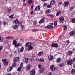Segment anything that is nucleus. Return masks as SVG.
<instances>
[{
  "label": "nucleus",
  "instance_id": "nucleus-5",
  "mask_svg": "<svg viewBox=\"0 0 75 75\" xmlns=\"http://www.w3.org/2000/svg\"><path fill=\"white\" fill-rule=\"evenodd\" d=\"M59 21L61 23H63L64 21H65V20L64 18L63 17H61L59 18Z\"/></svg>",
  "mask_w": 75,
  "mask_h": 75
},
{
  "label": "nucleus",
  "instance_id": "nucleus-60",
  "mask_svg": "<svg viewBox=\"0 0 75 75\" xmlns=\"http://www.w3.org/2000/svg\"><path fill=\"white\" fill-rule=\"evenodd\" d=\"M27 5V4H26V3H23V6H26Z\"/></svg>",
  "mask_w": 75,
  "mask_h": 75
},
{
  "label": "nucleus",
  "instance_id": "nucleus-25",
  "mask_svg": "<svg viewBox=\"0 0 75 75\" xmlns=\"http://www.w3.org/2000/svg\"><path fill=\"white\" fill-rule=\"evenodd\" d=\"M61 61V59L60 58H58L56 59V62H57V63H59V62H60Z\"/></svg>",
  "mask_w": 75,
  "mask_h": 75
},
{
  "label": "nucleus",
  "instance_id": "nucleus-55",
  "mask_svg": "<svg viewBox=\"0 0 75 75\" xmlns=\"http://www.w3.org/2000/svg\"><path fill=\"white\" fill-rule=\"evenodd\" d=\"M47 75H52V73L51 72H49L48 73Z\"/></svg>",
  "mask_w": 75,
  "mask_h": 75
},
{
  "label": "nucleus",
  "instance_id": "nucleus-9",
  "mask_svg": "<svg viewBox=\"0 0 75 75\" xmlns=\"http://www.w3.org/2000/svg\"><path fill=\"white\" fill-rule=\"evenodd\" d=\"M55 66L54 65H52L50 66V69L52 71H54L55 70Z\"/></svg>",
  "mask_w": 75,
  "mask_h": 75
},
{
  "label": "nucleus",
  "instance_id": "nucleus-19",
  "mask_svg": "<svg viewBox=\"0 0 75 75\" xmlns=\"http://www.w3.org/2000/svg\"><path fill=\"white\" fill-rule=\"evenodd\" d=\"M55 3V1L54 0H52L50 2V5H54Z\"/></svg>",
  "mask_w": 75,
  "mask_h": 75
},
{
  "label": "nucleus",
  "instance_id": "nucleus-32",
  "mask_svg": "<svg viewBox=\"0 0 75 75\" xmlns=\"http://www.w3.org/2000/svg\"><path fill=\"white\" fill-rule=\"evenodd\" d=\"M24 48L23 47H22L20 49V51L21 52H23L24 51Z\"/></svg>",
  "mask_w": 75,
  "mask_h": 75
},
{
  "label": "nucleus",
  "instance_id": "nucleus-64",
  "mask_svg": "<svg viewBox=\"0 0 75 75\" xmlns=\"http://www.w3.org/2000/svg\"><path fill=\"white\" fill-rule=\"evenodd\" d=\"M7 75H12L11 73H8L7 74Z\"/></svg>",
  "mask_w": 75,
  "mask_h": 75
},
{
  "label": "nucleus",
  "instance_id": "nucleus-46",
  "mask_svg": "<svg viewBox=\"0 0 75 75\" xmlns=\"http://www.w3.org/2000/svg\"><path fill=\"white\" fill-rule=\"evenodd\" d=\"M47 6V4L45 3H44L43 5V6L45 7H46V6Z\"/></svg>",
  "mask_w": 75,
  "mask_h": 75
},
{
  "label": "nucleus",
  "instance_id": "nucleus-4",
  "mask_svg": "<svg viewBox=\"0 0 75 75\" xmlns=\"http://www.w3.org/2000/svg\"><path fill=\"white\" fill-rule=\"evenodd\" d=\"M58 44L57 43H53L51 45V47L52 48H58Z\"/></svg>",
  "mask_w": 75,
  "mask_h": 75
},
{
  "label": "nucleus",
  "instance_id": "nucleus-41",
  "mask_svg": "<svg viewBox=\"0 0 75 75\" xmlns=\"http://www.w3.org/2000/svg\"><path fill=\"white\" fill-rule=\"evenodd\" d=\"M33 2V0H28V3H32Z\"/></svg>",
  "mask_w": 75,
  "mask_h": 75
},
{
  "label": "nucleus",
  "instance_id": "nucleus-56",
  "mask_svg": "<svg viewBox=\"0 0 75 75\" xmlns=\"http://www.w3.org/2000/svg\"><path fill=\"white\" fill-rule=\"evenodd\" d=\"M72 61L73 62H75V57H74L73 59V60H72Z\"/></svg>",
  "mask_w": 75,
  "mask_h": 75
},
{
  "label": "nucleus",
  "instance_id": "nucleus-62",
  "mask_svg": "<svg viewBox=\"0 0 75 75\" xmlns=\"http://www.w3.org/2000/svg\"><path fill=\"white\" fill-rule=\"evenodd\" d=\"M36 60L37 61H40V60H39V59L38 58L36 59Z\"/></svg>",
  "mask_w": 75,
  "mask_h": 75
},
{
  "label": "nucleus",
  "instance_id": "nucleus-13",
  "mask_svg": "<svg viewBox=\"0 0 75 75\" xmlns=\"http://www.w3.org/2000/svg\"><path fill=\"white\" fill-rule=\"evenodd\" d=\"M40 6V5L37 6L35 9V11H40V10L41 9Z\"/></svg>",
  "mask_w": 75,
  "mask_h": 75
},
{
  "label": "nucleus",
  "instance_id": "nucleus-16",
  "mask_svg": "<svg viewBox=\"0 0 75 75\" xmlns=\"http://www.w3.org/2000/svg\"><path fill=\"white\" fill-rule=\"evenodd\" d=\"M20 59V57H17L15 58H14L13 60V62H17V61Z\"/></svg>",
  "mask_w": 75,
  "mask_h": 75
},
{
  "label": "nucleus",
  "instance_id": "nucleus-27",
  "mask_svg": "<svg viewBox=\"0 0 75 75\" xmlns=\"http://www.w3.org/2000/svg\"><path fill=\"white\" fill-rule=\"evenodd\" d=\"M7 11L8 13H10V11H11V8L10 7V8H7Z\"/></svg>",
  "mask_w": 75,
  "mask_h": 75
},
{
  "label": "nucleus",
  "instance_id": "nucleus-53",
  "mask_svg": "<svg viewBox=\"0 0 75 75\" xmlns=\"http://www.w3.org/2000/svg\"><path fill=\"white\" fill-rule=\"evenodd\" d=\"M3 47V46H0V51H1V50H2Z\"/></svg>",
  "mask_w": 75,
  "mask_h": 75
},
{
  "label": "nucleus",
  "instance_id": "nucleus-38",
  "mask_svg": "<svg viewBox=\"0 0 75 75\" xmlns=\"http://www.w3.org/2000/svg\"><path fill=\"white\" fill-rule=\"evenodd\" d=\"M71 22L72 23H75V18H73L71 20Z\"/></svg>",
  "mask_w": 75,
  "mask_h": 75
},
{
  "label": "nucleus",
  "instance_id": "nucleus-14",
  "mask_svg": "<svg viewBox=\"0 0 75 75\" xmlns=\"http://www.w3.org/2000/svg\"><path fill=\"white\" fill-rule=\"evenodd\" d=\"M30 74L31 75H35V70L34 69H33L31 70V71L30 72Z\"/></svg>",
  "mask_w": 75,
  "mask_h": 75
},
{
  "label": "nucleus",
  "instance_id": "nucleus-23",
  "mask_svg": "<svg viewBox=\"0 0 75 75\" xmlns=\"http://www.w3.org/2000/svg\"><path fill=\"white\" fill-rule=\"evenodd\" d=\"M72 51H69L67 53V55H71L72 54Z\"/></svg>",
  "mask_w": 75,
  "mask_h": 75
},
{
  "label": "nucleus",
  "instance_id": "nucleus-44",
  "mask_svg": "<svg viewBox=\"0 0 75 75\" xmlns=\"http://www.w3.org/2000/svg\"><path fill=\"white\" fill-rule=\"evenodd\" d=\"M18 24L19 25H22V22H19V23Z\"/></svg>",
  "mask_w": 75,
  "mask_h": 75
},
{
  "label": "nucleus",
  "instance_id": "nucleus-47",
  "mask_svg": "<svg viewBox=\"0 0 75 75\" xmlns=\"http://www.w3.org/2000/svg\"><path fill=\"white\" fill-rule=\"evenodd\" d=\"M9 58H12V57H13V54H10L9 55Z\"/></svg>",
  "mask_w": 75,
  "mask_h": 75
},
{
  "label": "nucleus",
  "instance_id": "nucleus-6",
  "mask_svg": "<svg viewBox=\"0 0 75 75\" xmlns=\"http://www.w3.org/2000/svg\"><path fill=\"white\" fill-rule=\"evenodd\" d=\"M2 61L3 63H4V64L5 65H8V62L7 61V59H3Z\"/></svg>",
  "mask_w": 75,
  "mask_h": 75
},
{
  "label": "nucleus",
  "instance_id": "nucleus-26",
  "mask_svg": "<svg viewBox=\"0 0 75 75\" xmlns=\"http://www.w3.org/2000/svg\"><path fill=\"white\" fill-rule=\"evenodd\" d=\"M13 29H17L18 28V25L16 24L13 26Z\"/></svg>",
  "mask_w": 75,
  "mask_h": 75
},
{
  "label": "nucleus",
  "instance_id": "nucleus-17",
  "mask_svg": "<svg viewBox=\"0 0 75 75\" xmlns=\"http://www.w3.org/2000/svg\"><path fill=\"white\" fill-rule=\"evenodd\" d=\"M54 58V56H51V55H50L48 56V59L49 60H52Z\"/></svg>",
  "mask_w": 75,
  "mask_h": 75
},
{
  "label": "nucleus",
  "instance_id": "nucleus-20",
  "mask_svg": "<svg viewBox=\"0 0 75 75\" xmlns=\"http://www.w3.org/2000/svg\"><path fill=\"white\" fill-rule=\"evenodd\" d=\"M31 65L30 64H29L27 66L26 68V69L28 71H29V70L31 69Z\"/></svg>",
  "mask_w": 75,
  "mask_h": 75
},
{
  "label": "nucleus",
  "instance_id": "nucleus-51",
  "mask_svg": "<svg viewBox=\"0 0 75 75\" xmlns=\"http://www.w3.org/2000/svg\"><path fill=\"white\" fill-rule=\"evenodd\" d=\"M74 9V8H73V7H71L70 8V11H72V10H73V9Z\"/></svg>",
  "mask_w": 75,
  "mask_h": 75
},
{
  "label": "nucleus",
  "instance_id": "nucleus-2",
  "mask_svg": "<svg viewBox=\"0 0 75 75\" xmlns=\"http://www.w3.org/2000/svg\"><path fill=\"white\" fill-rule=\"evenodd\" d=\"M17 41L16 40H13V41L12 44L14 45L15 47H18L19 46H20L21 45L19 43H17Z\"/></svg>",
  "mask_w": 75,
  "mask_h": 75
},
{
  "label": "nucleus",
  "instance_id": "nucleus-12",
  "mask_svg": "<svg viewBox=\"0 0 75 75\" xmlns=\"http://www.w3.org/2000/svg\"><path fill=\"white\" fill-rule=\"evenodd\" d=\"M45 18H42L39 21V24H41V23H44V20H45Z\"/></svg>",
  "mask_w": 75,
  "mask_h": 75
},
{
  "label": "nucleus",
  "instance_id": "nucleus-7",
  "mask_svg": "<svg viewBox=\"0 0 75 75\" xmlns=\"http://www.w3.org/2000/svg\"><path fill=\"white\" fill-rule=\"evenodd\" d=\"M12 23L13 24H17L19 23V20L18 19H16L15 20H13Z\"/></svg>",
  "mask_w": 75,
  "mask_h": 75
},
{
  "label": "nucleus",
  "instance_id": "nucleus-36",
  "mask_svg": "<svg viewBox=\"0 0 75 75\" xmlns=\"http://www.w3.org/2000/svg\"><path fill=\"white\" fill-rule=\"evenodd\" d=\"M14 16V14H12L11 15V16H9V18H13Z\"/></svg>",
  "mask_w": 75,
  "mask_h": 75
},
{
  "label": "nucleus",
  "instance_id": "nucleus-31",
  "mask_svg": "<svg viewBox=\"0 0 75 75\" xmlns=\"http://www.w3.org/2000/svg\"><path fill=\"white\" fill-rule=\"evenodd\" d=\"M35 57V56L34 55L32 56V57L30 58V61L31 62H33L34 61V59Z\"/></svg>",
  "mask_w": 75,
  "mask_h": 75
},
{
  "label": "nucleus",
  "instance_id": "nucleus-35",
  "mask_svg": "<svg viewBox=\"0 0 75 75\" xmlns=\"http://www.w3.org/2000/svg\"><path fill=\"white\" fill-rule=\"evenodd\" d=\"M17 62H13V63L12 65L13 67H15L16 66V64Z\"/></svg>",
  "mask_w": 75,
  "mask_h": 75
},
{
  "label": "nucleus",
  "instance_id": "nucleus-61",
  "mask_svg": "<svg viewBox=\"0 0 75 75\" xmlns=\"http://www.w3.org/2000/svg\"><path fill=\"white\" fill-rule=\"evenodd\" d=\"M3 24L4 25H6V24H7V23H6L5 22H3Z\"/></svg>",
  "mask_w": 75,
  "mask_h": 75
},
{
  "label": "nucleus",
  "instance_id": "nucleus-45",
  "mask_svg": "<svg viewBox=\"0 0 75 75\" xmlns=\"http://www.w3.org/2000/svg\"><path fill=\"white\" fill-rule=\"evenodd\" d=\"M63 27H64V30L65 31V30H67V27L65 26H64Z\"/></svg>",
  "mask_w": 75,
  "mask_h": 75
},
{
  "label": "nucleus",
  "instance_id": "nucleus-48",
  "mask_svg": "<svg viewBox=\"0 0 75 75\" xmlns=\"http://www.w3.org/2000/svg\"><path fill=\"white\" fill-rule=\"evenodd\" d=\"M66 42L67 43V45H68V44H69V43H70V42H69V40H67V41H66Z\"/></svg>",
  "mask_w": 75,
  "mask_h": 75
},
{
  "label": "nucleus",
  "instance_id": "nucleus-42",
  "mask_svg": "<svg viewBox=\"0 0 75 75\" xmlns=\"http://www.w3.org/2000/svg\"><path fill=\"white\" fill-rule=\"evenodd\" d=\"M38 29H33L32 30V31L33 32H36V31H38Z\"/></svg>",
  "mask_w": 75,
  "mask_h": 75
},
{
  "label": "nucleus",
  "instance_id": "nucleus-10",
  "mask_svg": "<svg viewBox=\"0 0 75 75\" xmlns=\"http://www.w3.org/2000/svg\"><path fill=\"white\" fill-rule=\"evenodd\" d=\"M13 67L12 66H11L8 67L7 69V71L8 72H9L11 71L12 69H13Z\"/></svg>",
  "mask_w": 75,
  "mask_h": 75
},
{
  "label": "nucleus",
  "instance_id": "nucleus-33",
  "mask_svg": "<svg viewBox=\"0 0 75 75\" xmlns=\"http://www.w3.org/2000/svg\"><path fill=\"white\" fill-rule=\"evenodd\" d=\"M21 69H22V67H19L17 69V71L18 72H20L21 70Z\"/></svg>",
  "mask_w": 75,
  "mask_h": 75
},
{
  "label": "nucleus",
  "instance_id": "nucleus-1",
  "mask_svg": "<svg viewBox=\"0 0 75 75\" xmlns=\"http://www.w3.org/2000/svg\"><path fill=\"white\" fill-rule=\"evenodd\" d=\"M32 44L30 42H28L25 45L26 47H29V49H27L28 51H30L31 50H32L33 48V47L32 46Z\"/></svg>",
  "mask_w": 75,
  "mask_h": 75
},
{
  "label": "nucleus",
  "instance_id": "nucleus-52",
  "mask_svg": "<svg viewBox=\"0 0 75 75\" xmlns=\"http://www.w3.org/2000/svg\"><path fill=\"white\" fill-rule=\"evenodd\" d=\"M23 66V63H21L20 65V67H22Z\"/></svg>",
  "mask_w": 75,
  "mask_h": 75
},
{
  "label": "nucleus",
  "instance_id": "nucleus-24",
  "mask_svg": "<svg viewBox=\"0 0 75 75\" xmlns=\"http://www.w3.org/2000/svg\"><path fill=\"white\" fill-rule=\"evenodd\" d=\"M69 34L70 35L72 36V35H74L75 34V32L74 31H72Z\"/></svg>",
  "mask_w": 75,
  "mask_h": 75
},
{
  "label": "nucleus",
  "instance_id": "nucleus-39",
  "mask_svg": "<svg viewBox=\"0 0 75 75\" xmlns=\"http://www.w3.org/2000/svg\"><path fill=\"white\" fill-rule=\"evenodd\" d=\"M64 66V64L61 63L59 64L60 67H63Z\"/></svg>",
  "mask_w": 75,
  "mask_h": 75
},
{
  "label": "nucleus",
  "instance_id": "nucleus-57",
  "mask_svg": "<svg viewBox=\"0 0 75 75\" xmlns=\"http://www.w3.org/2000/svg\"><path fill=\"white\" fill-rule=\"evenodd\" d=\"M33 7H34V5H32L31 6V9L32 10L33 9Z\"/></svg>",
  "mask_w": 75,
  "mask_h": 75
},
{
  "label": "nucleus",
  "instance_id": "nucleus-34",
  "mask_svg": "<svg viewBox=\"0 0 75 75\" xmlns=\"http://www.w3.org/2000/svg\"><path fill=\"white\" fill-rule=\"evenodd\" d=\"M47 16L48 17H51V18H53V17H54V16H53V15L47 14Z\"/></svg>",
  "mask_w": 75,
  "mask_h": 75
},
{
  "label": "nucleus",
  "instance_id": "nucleus-29",
  "mask_svg": "<svg viewBox=\"0 0 75 75\" xmlns=\"http://www.w3.org/2000/svg\"><path fill=\"white\" fill-rule=\"evenodd\" d=\"M60 14H61V11H58L56 14V16H59Z\"/></svg>",
  "mask_w": 75,
  "mask_h": 75
},
{
  "label": "nucleus",
  "instance_id": "nucleus-18",
  "mask_svg": "<svg viewBox=\"0 0 75 75\" xmlns=\"http://www.w3.org/2000/svg\"><path fill=\"white\" fill-rule=\"evenodd\" d=\"M45 71V69L44 68H41L40 69V73H43Z\"/></svg>",
  "mask_w": 75,
  "mask_h": 75
},
{
  "label": "nucleus",
  "instance_id": "nucleus-50",
  "mask_svg": "<svg viewBox=\"0 0 75 75\" xmlns=\"http://www.w3.org/2000/svg\"><path fill=\"white\" fill-rule=\"evenodd\" d=\"M2 40H3V38H1V36H0V42H2Z\"/></svg>",
  "mask_w": 75,
  "mask_h": 75
},
{
  "label": "nucleus",
  "instance_id": "nucleus-49",
  "mask_svg": "<svg viewBox=\"0 0 75 75\" xmlns=\"http://www.w3.org/2000/svg\"><path fill=\"white\" fill-rule=\"evenodd\" d=\"M25 26L24 25L21 26V28L22 29H23L24 28H25Z\"/></svg>",
  "mask_w": 75,
  "mask_h": 75
},
{
  "label": "nucleus",
  "instance_id": "nucleus-40",
  "mask_svg": "<svg viewBox=\"0 0 75 75\" xmlns=\"http://www.w3.org/2000/svg\"><path fill=\"white\" fill-rule=\"evenodd\" d=\"M37 21L35 20L33 22V25H35L37 24Z\"/></svg>",
  "mask_w": 75,
  "mask_h": 75
},
{
  "label": "nucleus",
  "instance_id": "nucleus-43",
  "mask_svg": "<svg viewBox=\"0 0 75 75\" xmlns=\"http://www.w3.org/2000/svg\"><path fill=\"white\" fill-rule=\"evenodd\" d=\"M54 25L55 26H57V21H55L54 23Z\"/></svg>",
  "mask_w": 75,
  "mask_h": 75
},
{
  "label": "nucleus",
  "instance_id": "nucleus-58",
  "mask_svg": "<svg viewBox=\"0 0 75 75\" xmlns=\"http://www.w3.org/2000/svg\"><path fill=\"white\" fill-rule=\"evenodd\" d=\"M38 67L39 68H40L41 67V65L40 64H39L38 65Z\"/></svg>",
  "mask_w": 75,
  "mask_h": 75
},
{
  "label": "nucleus",
  "instance_id": "nucleus-11",
  "mask_svg": "<svg viewBox=\"0 0 75 75\" xmlns=\"http://www.w3.org/2000/svg\"><path fill=\"white\" fill-rule=\"evenodd\" d=\"M69 2H65L63 3V6L64 7H67V6H68V5H69Z\"/></svg>",
  "mask_w": 75,
  "mask_h": 75
},
{
  "label": "nucleus",
  "instance_id": "nucleus-59",
  "mask_svg": "<svg viewBox=\"0 0 75 75\" xmlns=\"http://www.w3.org/2000/svg\"><path fill=\"white\" fill-rule=\"evenodd\" d=\"M21 41V42H24V41H23V40L22 39H20Z\"/></svg>",
  "mask_w": 75,
  "mask_h": 75
},
{
  "label": "nucleus",
  "instance_id": "nucleus-30",
  "mask_svg": "<svg viewBox=\"0 0 75 75\" xmlns=\"http://www.w3.org/2000/svg\"><path fill=\"white\" fill-rule=\"evenodd\" d=\"M71 73L72 74H75V69H73L71 71Z\"/></svg>",
  "mask_w": 75,
  "mask_h": 75
},
{
  "label": "nucleus",
  "instance_id": "nucleus-63",
  "mask_svg": "<svg viewBox=\"0 0 75 75\" xmlns=\"http://www.w3.org/2000/svg\"><path fill=\"white\" fill-rule=\"evenodd\" d=\"M34 13V11H32L31 13V14H33Z\"/></svg>",
  "mask_w": 75,
  "mask_h": 75
},
{
  "label": "nucleus",
  "instance_id": "nucleus-3",
  "mask_svg": "<svg viewBox=\"0 0 75 75\" xmlns=\"http://www.w3.org/2000/svg\"><path fill=\"white\" fill-rule=\"evenodd\" d=\"M67 65H72L73 64L72 60H69L66 61Z\"/></svg>",
  "mask_w": 75,
  "mask_h": 75
},
{
  "label": "nucleus",
  "instance_id": "nucleus-15",
  "mask_svg": "<svg viewBox=\"0 0 75 75\" xmlns=\"http://www.w3.org/2000/svg\"><path fill=\"white\" fill-rule=\"evenodd\" d=\"M28 58L26 57L25 59H24L23 60V62L26 64H27L28 62Z\"/></svg>",
  "mask_w": 75,
  "mask_h": 75
},
{
  "label": "nucleus",
  "instance_id": "nucleus-37",
  "mask_svg": "<svg viewBox=\"0 0 75 75\" xmlns=\"http://www.w3.org/2000/svg\"><path fill=\"white\" fill-rule=\"evenodd\" d=\"M39 61L42 62H44V59H43L42 58L39 59Z\"/></svg>",
  "mask_w": 75,
  "mask_h": 75
},
{
  "label": "nucleus",
  "instance_id": "nucleus-28",
  "mask_svg": "<svg viewBox=\"0 0 75 75\" xmlns=\"http://www.w3.org/2000/svg\"><path fill=\"white\" fill-rule=\"evenodd\" d=\"M50 12L51 10H50V9H48L47 10H46V14H48L50 13Z\"/></svg>",
  "mask_w": 75,
  "mask_h": 75
},
{
  "label": "nucleus",
  "instance_id": "nucleus-54",
  "mask_svg": "<svg viewBox=\"0 0 75 75\" xmlns=\"http://www.w3.org/2000/svg\"><path fill=\"white\" fill-rule=\"evenodd\" d=\"M47 8H51V5H48L47 6Z\"/></svg>",
  "mask_w": 75,
  "mask_h": 75
},
{
  "label": "nucleus",
  "instance_id": "nucleus-8",
  "mask_svg": "<svg viewBox=\"0 0 75 75\" xmlns=\"http://www.w3.org/2000/svg\"><path fill=\"white\" fill-rule=\"evenodd\" d=\"M53 26L52 25H49L45 27V28H47L48 29H51L53 28Z\"/></svg>",
  "mask_w": 75,
  "mask_h": 75
},
{
  "label": "nucleus",
  "instance_id": "nucleus-21",
  "mask_svg": "<svg viewBox=\"0 0 75 75\" xmlns=\"http://www.w3.org/2000/svg\"><path fill=\"white\" fill-rule=\"evenodd\" d=\"M6 40H10V39H14V37L12 36H8L6 37Z\"/></svg>",
  "mask_w": 75,
  "mask_h": 75
},
{
  "label": "nucleus",
  "instance_id": "nucleus-22",
  "mask_svg": "<svg viewBox=\"0 0 75 75\" xmlns=\"http://www.w3.org/2000/svg\"><path fill=\"white\" fill-rule=\"evenodd\" d=\"M43 52H40L38 54V56H41V55H43Z\"/></svg>",
  "mask_w": 75,
  "mask_h": 75
}]
</instances>
